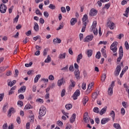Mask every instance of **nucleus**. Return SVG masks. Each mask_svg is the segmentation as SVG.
I'll return each instance as SVG.
<instances>
[{
	"instance_id": "nucleus-1",
	"label": "nucleus",
	"mask_w": 129,
	"mask_h": 129,
	"mask_svg": "<svg viewBox=\"0 0 129 129\" xmlns=\"http://www.w3.org/2000/svg\"><path fill=\"white\" fill-rule=\"evenodd\" d=\"M115 81H112L110 87L108 89V94L110 96H111L113 94V87H114V83Z\"/></svg>"
},
{
	"instance_id": "nucleus-2",
	"label": "nucleus",
	"mask_w": 129,
	"mask_h": 129,
	"mask_svg": "<svg viewBox=\"0 0 129 129\" xmlns=\"http://www.w3.org/2000/svg\"><path fill=\"white\" fill-rule=\"evenodd\" d=\"M47 110L46 109V107L44 106H42L40 107L39 111V114L40 116H44L46 114Z\"/></svg>"
},
{
	"instance_id": "nucleus-3",
	"label": "nucleus",
	"mask_w": 129,
	"mask_h": 129,
	"mask_svg": "<svg viewBox=\"0 0 129 129\" xmlns=\"http://www.w3.org/2000/svg\"><path fill=\"white\" fill-rule=\"evenodd\" d=\"M117 42H114L110 46V49L113 51V53H115L117 51Z\"/></svg>"
},
{
	"instance_id": "nucleus-4",
	"label": "nucleus",
	"mask_w": 129,
	"mask_h": 129,
	"mask_svg": "<svg viewBox=\"0 0 129 129\" xmlns=\"http://www.w3.org/2000/svg\"><path fill=\"white\" fill-rule=\"evenodd\" d=\"M7 6L4 4H2L0 6V12L2 14H5L7 12Z\"/></svg>"
},
{
	"instance_id": "nucleus-5",
	"label": "nucleus",
	"mask_w": 129,
	"mask_h": 129,
	"mask_svg": "<svg viewBox=\"0 0 129 129\" xmlns=\"http://www.w3.org/2000/svg\"><path fill=\"white\" fill-rule=\"evenodd\" d=\"M79 95H80V91H79V90H77L72 96L74 100H76Z\"/></svg>"
},
{
	"instance_id": "nucleus-6",
	"label": "nucleus",
	"mask_w": 129,
	"mask_h": 129,
	"mask_svg": "<svg viewBox=\"0 0 129 129\" xmlns=\"http://www.w3.org/2000/svg\"><path fill=\"white\" fill-rule=\"evenodd\" d=\"M120 70H121V66H120V64H119L117 66L114 72L115 76H117L119 75V72H120Z\"/></svg>"
},
{
	"instance_id": "nucleus-7",
	"label": "nucleus",
	"mask_w": 129,
	"mask_h": 129,
	"mask_svg": "<svg viewBox=\"0 0 129 129\" xmlns=\"http://www.w3.org/2000/svg\"><path fill=\"white\" fill-rule=\"evenodd\" d=\"M93 39V35H88L86 38L84 39V42H90V41H92Z\"/></svg>"
},
{
	"instance_id": "nucleus-8",
	"label": "nucleus",
	"mask_w": 129,
	"mask_h": 129,
	"mask_svg": "<svg viewBox=\"0 0 129 129\" xmlns=\"http://www.w3.org/2000/svg\"><path fill=\"white\" fill-rule=\"evenodd\" d=\"M89 15L90 16H91V17H94V16H96L97 15V10L94 9H91L89 13Z\"/></svg>"
},
{
	"instance_id": "nucleus-9",
	"label": "nucleus",
	"mask_w": 129,
	"mask_h": 129,
	"mask_svg": "<svg viewBox=\"0 0 129 129\" xmlns=\"http://www.w3.org/2000/svg\"><path fill=\"white\" fill-rule=\"evenodd\" d=\"M89 119H90V117H89V116H88V113H85L84 115V121H85V122L87 123V121H89Z\"/></svg>"
},
{
	"instance_id": "nucleus-10",
	"label": "nucleus",
	"mask_w": 129,
	"mask_h": 129,
	"mask_svg": "<svg viewBox=\"0 0 129 129\" xmlns=\"http://www.w3.org/2000/svg\"><path fill=\"white\" fill-rule=\"evenodd\" d=\"M70 82H71V84L70 85L69 87V90H72V88L75 87V85H76V83L73 80H70Z\"/></svg>"
},
{
	"instance_id": "nucleus-11",
	"label": "nucleus",
	"mask_w": 129,
	"mask_h": 129,
	"mask_svg": "<svg viewBox=\"0 0 129 129\" xmlns=\"http://www.w3.org/2000/svg\"><path fill=\"white\" fill-rule=\"evenodd\" d=\"M75 76L77 79H80V72L79 70H75L74 72Z\"/></svg>"
},
{
	"instance_id": "nucleus-12",
	"label": "nucleus",
	"mask_w": 129,
	"mask_h": 129,
	"mask_svg": "<svg viewBox=\"0 0 129 129\" xmlns=\"http://www.w3.org/2000/svg\"><path fill=\"white\" fill-rule=\"evenodd\" d=\"M114 23H113L112 21H109L108 22V26L110 29V30H114Z\"/></svg>"
},
{
	"instance_id": "nucleus-13",
	"label": "nucleus",
	"mask_w": 129,
	"mask_h": 129,
	"mask_svg": "<svg viewBox=\"0 0 129 129\" xmlns=\"http://www.w3.org/2000/svg\"><path fill=\"white\" fill-rule=\"evenodd\" d=\"M109 120H110L109 118H103L101 120V124H105V123L108 122Z\"/></svg>"
},
{
	"instance_id": "nucleus-14",
	"label": "nucleus",
	"mask_w": 129,
	"mask_h": 129,
	"mask_svg": "<svg viewBox=\"0 0 129 129\" xmlns=\"http://www.w3.org/2000/svg\"><path fill=\"white\" fill-rule=\"evenodd\" d=\"M15 112H16V110H15V108H11L8 111V116H10V117H11V116H12V113H15Z\"/></svg>"
},
{
	"instance_id": "nucleus-15",
	"label": "nucleus",
	"mask_w": 129,
	"mask_h": 129,
	"mask_svg": "<svg viewBox=\"0 0 129 129\" xmlns=\"http://www.w3.org/2000/svg\"><path fill=\"white\" fill-rule=\"evenodd\" d=\"M75 119H76V114L74 113L70 118V121L71 123H73L75 121Z\"/></svg>"
},
{
	"instance_id": "nucleus-16",
	"label": "nucleus",
	"mask_w": 129,
	"mask_h": 129,
	"mask_svg": "<svg viewBox=\"0 0 129 129\" xmlns=\"http://www.w3.org/2000/svg\"><path fill=\"white\" fill-rule=\"evenodd\" d=\"M107 110V107L105 106L104 108H103L101 111H100L99 113L100 115H102L103 114H104L105 112H106V110Z\"/></svg>"
},
{
	"instance_id": "nucleus-17",
	"label": "nucleus",
	"mask_w": 129,
	"mask_h": 129,
	"mask_svg": "<svg viewBox=\"0 0 129 129\" xmlns=\"http://www.w3.org/2000/svg\"><path fill=\"white\" fill-rule=\"evenodd\" d=\"M87 20H88V16H87V15L85 14L83 16V18H82L83 24H84V23L85 24H87L86 21H87Z\"/></svg>"
},
{
	"instance_id": "nucleus-18",
	"label": "nucleus",
	"mask_w": 129,
	"mask_h": 129,
	"mask_svg": "<svg viewBox=\"0 0 129 129\" xmlns=\"http://www.w3.org/2000/svg\"><path fill=\"white\" fill-rule=\"evenodd\" d=\"M27 87L25 86H23L20 88V89L18 90V93H20V92H25L26 91Z\"/></svg>"
},
{
	"instance_id": "nucleus-19",
	"label": "nucleus",
	"mask_w": 129,
	"mask_h": 129,
	"mask_svg": "<svg viewBox=\"0 0 129 129\" xmlns=\"http://www.w3.org/2000/svg\"><path fill=\"white\" fill-rule=\"evenodd\" d=\"M54 44H60L61 43V39L58 38L53 39V40Z\"/></svg>"
},
{
	"instance_id": "nucleus-20",
	"label": "nucleus",
	"mask_w": 129,
	"mask_h": 129,
	"mask_svg": "<svg viewBox=\"0 0 129 129\" xmlns=\"http://www.w3.org/2000/svg\"><path fill=\"white\" fill-rule=\"evenodd\" d=\"M77 23V19L76 18H72L71 20V26H74L75 24Z\"/></svg>"
},
{
	"instance_id": "nucleus-21",
	"label": "nucleus",
	"mask_w": 129,
	"mask_h": 129,
	"mask_svg": "<svg viewBox=\"0 0 129 129\" xmlns=\"http://www.w3.org/2000/svg\"><path fill=\"white\" fill-rule=\"evenodd\" d=\"M66 55H67V54L65 52L60 54L58 56V59H65V58H66Z\"/></svg>"
},
{
	"instance_id": "nucleus-22",
	"label": "nucleus",
	"mask_w": 129,
	"mask_h": 129,
	"mask_svg": "<svg viewBox=\"0 0 129 129\" xmlns=\"http://www.w3.org/2000/svg\"><path fill=\"white\" fill-rule=\"evenodd\" d=\"M17 83V81L14 80L12 82H10L8 83V86H10V87H13L15 84Z\"/></svg>"
},
{
	"instance_id": "nucleus-23",
	"label": "nucleus",
	"mask_w": 129,
	"mask_h": 129,
	"mask_svg": "<svg viewBox=\"0 0 129 129\" xmlns=\"http://www.w3.org/2000/svg\"><path fill=\"white\" fill-rule=\"evenodd\" d=\"M89 99H88V97H84L83 99V103L84 104V105H85V104H86V103H87V102H88Z\"/></svg>"
},
{
	"instance_id": "nucleus-24",
	"label": "nucleus",
	"mask_w": 129,
	"mask_h": 129,
	"mask_svg": "<svg viewBox=\"0 0 129 129\" xmlns=\"http://www.w3.org/2000/svg\"><path fill=\"white\" fill-rule=\"evenodd\" d=\"M83 55H82V53H81V54H79L78 55V58H77V63H80V60H81V59H82V57H83Z\"/></svg>"
},
{
	"instance_id": "nucleus-25",
	"label": "nucleus",
	"mask_w": 129,
	"mask_h": 129,
	"mask_svg": "<svg viewBox=\"0 0 129 129\" xmlns=\"http://www.w3.org/2000/svg\"><path fill=\"white\" fill-rule=\"evenodd\" d=\"M41 78V75H37L34 79V83H37L39 81V79Z\"/></svg>"
},
{
	"instance_id": "nucleus-26",
	"label": "nucleus",
	"mask_w": 129,
	"mask_h": 129,
	"mask_svg": "<svg viewBox=\"0 0 129 129\" xmlns=\"http://www.w3.org/2000/svg\"><path fill=\"white\" fill-rule=\"evenodd\" d=\"M119 55L121 56H123V49H122V46H120L119 49Z\"/></svg>"
},
{
	"instance_id": "nucleus-27",
	"label": "nucleus",
	"mask_w": 129,
	"mask_h": 129,
	"mask_svg": "<svg viewBox=\"0 0 129 129\" xmlns=\"http://www.w3.org/2000/svg\"><path fill=\"white\" fill-rule=\"evenodd\" d=\"M34 29L36 32H38V31H39V25H38L37 22L34 23Z\"/></svg>"
},
{
	"instance_id": "nucleus-28",
	"label": "nucleus",
	"mask_w": 129,
	"mask_h": 129,
	"mask_svg": "<svg viewBox=\"0 0 129 129\" xmlns=\"http://www.w3.org/2000/svg\"><path fill=\"white\" fill-rule=\"evenodd\" d=\"M8 68H9V66H7V67H2L0 68V71L1 72H5Z\"/></svg>"
},
{
	"instance_id": "nucleus-29",
	"label": "nucleus",
	"mask_w": 129,
	"mask_h": 129,
	"mask_svg": "<svg viewBox=\"0 0 129 129\" xmlns=\"http://www.w3.org/2000/svg\"><path fill=\"white\" fill-rule=\"evenodd\" d=\"M92 50L91 49H89L87 50V54L88 55V57H89V58H90V57L92 56Z\"/></svg>"
},
{
	"instance_id": "nucleus-30",
	"label": "nucleus",
	"mask_w": 129,
	"mask_h": 129,
	"mask_svg": "<svg viewBox=\"0 0 129 129\" xmlns=\"http://www.w3.org/2000/svg\"><path fill=\"white\" fill-rule=\"evenodd\" d=\"M101 52H102L103 56L105 58H106V57H107V56L106 55V50H105V49H104V48H102Z\"/></svg>"
},
{
	"instance_id": "nucleus-31",
	"label": "nucleus",
	"mask_w": 129,
	"mask_h": 129,
	"mask_svg": "<svg viewBox=\"0 0 129 129\" xmlns=\"http://www.w3.org/2000/svg\"><path fill=\"white\" fill-rule=\"evenodd\" d=\"M113 126L116 129H121V127H120V125H119V123H114L113 124Z\"/></svg>"
},
{
	"instance_id": "nucleus-32",
	"label": "nucleus",
	"mask_w": 129,
	"mask_h": 129,
	"mask_svg": "<svg viewBox=\"0 0 129 129\" xmlns=\"http://www.w3.org/2000/svg\"><path fill=\"white\" fill-rule=\"evenodd\" d=\"M96 25H97V22H96V21H94L91 26L92 30H95V29H96Z\"/></svg>"
},
{
	"instance_id": "nucleus-33",
	"label": "nucleus",
	"mask_w": 129,
	"mask_h": 129,
	"mask_svg": "<svg viewBox=\"0 0 129 129\" xmlns=\"http://www.w3.org/2000/svg\"><path fill=\"white\" fill-rule=\"evenodd\" d=\"M128 13H129V8H127L125 11V13L123 14V15L124 17H126V18H127L128 17Z\"/></svg>"
},
{
	"instance_id": "nucleus-34",
	"label": "nucleus",
	"mask_w": 129,
	"mask_h": 129,
	"mask_svg": "<svg viewBox=\"0 0 129 129\" xmlns=\"http://www.w3.org/2000/svg\"><path fill=\"white\" fill-rule=\"evenodd\" d=\"M110 115L112 117L113 120H114V118L115 117V113L114 112V111L112 110L110 113Z\"/></svg>"
},
{
	"instance_id": "nucleus-35",
	"label": "nucleus",
	"mask_w": 129,
	"mask_h": 129,
	"mask_svg": "<svg viewBox=\"0 0 129 129\" xmlns=\"http://www.w3.org/2000/svg\"><path fill=\"white\" fill-rule=\"evenodd\" d=\"M63 84V78L58 80L57 82L58 86H61Z\"/></svg>"
},
{
	"instance_id": "nucleus-36",
	"label": "nucleus",
	"mask_w": 129,
	"mask_h": 129,
	"mask_svg": "<svg viewBox=\"0 0 129 129\" xmlns=\"http://www.w3.org/2000/svg\"><path fill=\"white\" fill-rule=\"evenodd\" d=\"M72 104H68L66 105V109H68V110H69L70 109H71V108L72 107Z\"/></svg>"
},
{
	"instance_id": "nucleus-37",
	"label": "nucleus",
	"mask_w": 129,
	"mask_h": 129,
	"mask_svg": "<svg viewBox=\"0 0 129 129\" xmlns=\"http://www.w3.org/2000/svg\"><path fill=\"white\" fill-rule=\"evenodd\" d=\"M105 79H106V74H103L101 76V80L103 82L105 81Z\"/></svg>"
},
{
	"instance_id": "nucleus-38",
	"label": "nucleus",
	"mask_w": 129,
	"mask_h": 129,
	"mask_svg": "<svg viewBox=\"0 0 129 129\" xmlns=\"http://www.w3.org/2000/svg\"><path fill=\"white\" fill-rule=\"evenodd\" d=\"M100 57H101V53H100V51H98L96 55V58L97 59H100Z\"/></svg>"
},
{
	"instance_id": "nucleus-39",
	"label": "nucleus",
	"mask_w": 129,
	"mask_h": 129,
	"mask_svg": "<svg viewBox=\"0 0 129 129\" xmlns=\"http://www.w3.org/2000/svg\"><path fill=\"white\" fill-rule=\"evenodd\" d=\"M45 63H49V62H51V57L50 55L47 56V58L44 61Z\"/></svg>"
},
{
	"instance_id": "nucleus-40",
	"label": "nucleus",
	"mask_w": 129,
	"mask_h": 129,
	"mask_svg": "<svg viewBox=\"0 0 129 129\" xmlns=\"http://www.w3.org/2000/svg\"><path fill=\"white\" fill-rule=\"evenodd\" d=\"M97 96H98V94H97V93L95 92L92 94V98H93V99H96Z\"/></svg>"
},
{
	"instance_id": "nucleus-41",
	"label": "nucleus",
	"mask_w": 129,
	"mask_h": 129,
	"mask_svg": "<svg viewBox=\"0 0 129 129\" xmlns=\"http://www.w3.org/2000/svg\"><path fill=\"white\" fill-rule=\"evenodd\" d=\"M66 93V90H65L64 89H63L61 92V97H64V96H65Z\"/></svg>"
},
{
	"instance_id": "nucleus-42",
	"label": "nucleus",
	"mask_w": 129,
	"mask_h": 129,
	"mask_svg": "<svg viewBox=\"0 0 129 129\" xmlns=\"http://www.w3.org/2000/svg\"><path fill=\"white\" fill-rule=\"evenodd\" d=\"M8 106V103L5 104L4 106L3 107V112H7V107Z\"/></svg>"
},
{
	"instance_id": "nucleus-43",
	"label": "nucleus",
	"mask_w": 129,
	"mask_h": 129,
	"mask_svg": "<svg viewBox=\"0 0 129 129\" xmlns=\"http://www.w3.org/2000/svg\"><path fill=\"white\" fill-rule=\"evenodd\" d=\"M83 25H84V26H83V28L82 29V33H84V32H85V29H86V26L87 25V23H84V24H83Z\"/></svg>"
},
{
	"instance_id": "nucleus-44",
	"label": "nucleus",
	"mask_w": 129,
	"mask_h": 129,
	"mask_svg": "<svg viewBox=\"0 0 129 129\" xmlns=\"http://www.w3.org/2000/svg\"><path fill=\"white\" fill-rule=\"evenodd\" d=\"M110 7V3H108L105 4V7L102 8V10H104V9H106L108 10V8Z\"/></svg>"
},
{
	"instance_id": "nucleus-45",
	"label": "nucleus",
	"mask_w": 129,
	"mask_h": 129,
	"mask_svg": "<svg viewBox=\"0 0 129 129\" xmlns=\"http://www.w3.org/2000/svg\"><path fill=\"white\" fill-rule=\"evenodd\" d=\"M93 111L96 113H99V108H98L97 107H95L93 109Z\"/></svg>"
},
{
	"instance_id": "nucleus-46",
	"label": "nucleus",
	"mask_w": 129,
	"mask_h": 129,
	"mask_svg": "<svg viewBox=\"0 0 129 129\" xmlns=\"http://www.w3.org/2000/svg\"><path fill=\"white\" fill-rule=\"evenodd\" d=\"M48 8L50 9V10H55V9H56V6L53 4H50Z\"/></svg>"
},
{
	"instance_id": "nucleus-47",
	"label": "nucleus",
	"mask_w": 129,
	"mask_h": 129,
	"mask_svg": "<svg viewBox=\"0 0 129 129\" xmlns=\"http://www.w3.org/2000/svg\"><path fill=\"white\" fill-rule=\"evenodd\" d=\"M29 118H30V122H34V115H30L29 116Z\"/></svg>"
},
{
	"instance_id": "nucleus-48",
	"label": "nucleus",
	"mask_w": 129,
	"mask_h": 129,
	"mask_svg": "<svg viewBox=\"0 0 129 129\" xmlns=\"http://www.w3.org/2000/svg\"><path fill=\"white\" fill-rule=\"evenodd\" d=\"M124 46L125 47V49L127 50H128L129 49V45H128V42H127V41H126L124 43Z\"/></svg>"
},
{
	"instance_id": "nucleus-49",
	"label": "nucleus",
	"mask_w": 129,
	"mask_h": 129,
	"mask_svg": "<svg viewBox=\"0 0 129 129\" xmlns=\"http://www.w3.org/2000/svg\"><path fill=\"white\" fill-rule=\"evenodd\" d=\"M93 31V32L94 33V34L96 36L98 34V31L97 30V28H95V29H92Z\"/></svg>"
},
{
	"instance_id": "nucleus-50",
	"label": "nucleus",
	"mask_w": 129,
	"mask_h": 129,
	"mask_svg": "<svg viewBox=\"0 0 129 129\" xmlns=\"http://www.w3.org/2000/svg\"><path fill=\"white\" fill-rule=\"evenodd\" d=\"M69 69L71 72H73V71H74V66H73V65L70 66Z\"/></svg>"
},
{
	"instance_id": "nucleus-51",
	"label": "nucleus",
	"mask_w": 129,
	"mask_h": 129,
	"mask_svg": "<svg viewBox=\"0 0 129 129\" xmlns=\"http://www.w3.org/2000/svg\"><path fill=\"white\" fill-rule=\"evenodd\" d=\"M36 15H38V16H40L42 17V13H41V12H40V10L39 9L36 10L35 12Z\"/></svg>"
},
{
	"instance_id": "nucleus-52",
	"label": "nucleus",
	"mask_w": 129,
	"mask_h": 129,
	"mask_svg": "<svg viewBox=\"0 0 129 129\" xmlns=\"http://www.w3.org/2000/svg\"><path fill=\"white\" fill-rule=\"evenodd\" d=\"M123 34L120 33V34L117 35V39H119V40H120L122 37H123Z\"/></svg>"
},
{
	"instance_id": "nucleus-53",
	"label": "nucleus",
	"mask_w": 129,
	"mask_h": 129,
	"mask_svg": "<svg viewBox=\"0 0 129 129\" xmlns=\"http://www.w3.org/2000/svg\"><path fill=\"white\" fill-rule=\"evenodd\" d=\"M4 96H5V94L4 93L0 94V101H3V100L4 99Z\"/></svg>"
},
{
	"instance_id": "nucleus-54",
	"label": "nucleus",
	"mask_w": 129,
	"mask_h": 129,
	"mask_svg": "<svg viewBox=\"0 0 129 129\" xmlns=\"http://www.w3.org/2000/svg\"><path fill=\"white\" fill-rule=\"evenodd\" d=\"M32 65H33V62L31 61L29 62V63H26L25 67H31Z\"/></svg>"
},
{
	"instance_id": "nucleus-55",
	"label": "nucleus",
	"mask_w": 129,
	"mask_h": 129,
	"mask_svg": "<svg viewBox=\"0 0 129 129\" xmlns=\"http://www.w3.org/2000/svg\"><path fill=\"white\" fill-rule=\"evenodd\" d=\"M17 104L20 106H23V105H24V103H23V101L19 100L18 101Z\"/></svg>"
},
{
	"instance_id": "nucleus-56",
	"label": "nucleus",
	"mask_w": 129,
	"mask_h": 129,
	"mask_svg": "<svg viewBox=\"0 0 129 129\" xmlns=\"http://www.w3.org/2000/svg\"><path fill=\"white\" fill-rule=\"evenodd\" d=\"M63 27H64V25H63V24H60L58 27V28L56 29V31H59V30H61V29H63Z\"/></svg>"
},
{
	"instance_id": "nucleus-57",
	"label": "nucleus",
	"mask_w": 129,
	"mask_h": 129,
	"mask_svg": "<svg viewBox=\"0 0 129 129\" xmlns=\"http://www.w3.org/2000/svg\"><path fill=\"white\" fill-rule=\"evenodd\" d=\"M32 108V106H31V105L29 104V105H26L25 107V109H30Z\"/></svg>"
},
{
	"instance_id": "nucleus-58",
	"label": "nucleus",
	"mask_w": 129,
	"mask_h": 129,
	"mask_svg": "<svg viewBox=\"0 0 129 129\" xmlns=\"http://www.w3.org/2000/svg\"><path fill=\"white\" fill-rule=\"evenodd\" d=\"M48 79L49 80H54V79H55V78L52 75H50L48 77Z\"/></svg>"
},
{
	"instance_id": "nucleus-59",
	"label": "nucleus",
	"mask_w": 129,
	"mask_h": 129,
	"mask_svg": "<svg viewBox=\"0 0 129 129\" xmlns=\"http://www.w3.org/2000/svg\"><path fill=\"white\" fill-rule=\"evenodd\" d=\"M122 57H123V56L119 55V57L117 58V62H119L120 60L122 59Z\"/></svg>"
},
{
	"instance_id": "nucleus-60",
	"label": "nucleus",
	"mask_w": 129,
	"mask_h": 129,
	"mask_svg": "<svg viewBox=\"0 0 129 129\" xmlns=\"http://www.w3.org/2000/svg\"><path fill=\"white\" fill-rule=\"evenodd\" d=\"M15 75L14 76L15 77H17L18 76V75H19V70H15Z\"/></svg>"
},
{
	"instance_id": "nucleus-61",
	"label": "nucleus",
	"mask_w": 129,
	"mask_h": 129,
	"mask_svg": "<svg viewBox=\"0 0 129 129\" xmlns=\"http://www.w3.org/2000/svg\"><path fill=\"white\" fill-rule=\"evenodd\" d=\"M38 39H41V37L40 36H37L33 37L34 41H37V40H38Z\"/></svg>"
},
{
	"instance_id": "nucleus-62",
	"label": "nucleus",
	"mask_w": 129,
	"mask_h": 129,
	"mask_svg": "<svg viewBox=\"0 0 129 129\" xmlns=\"http://www.w3.org/2000/svg\"><path fill=\"white\" fill-rule=\"evenodd\" d=\"M61 70H64V71H68V66L61 69Z\"/></svg>"
},
{
	"instance_id": "nucleus-63",
	"label": "nucleus",
	"mask_w": 129,
	"mask_h": 129,
	"mask_svg": "<svg viewBox=\"0 0 129 129\" xmlns=\"http://www.w3.org/2000/svg\"><path fill=\"white\" fill-rule=\"evenodd\" d=\"M3 129H8V123H5L3 125Z\"/></svg>"
},
{
	"instance_id": "nucleus-64",
	"label": "nucleus",
	"mask_w": 129,
	"mask_h": 129,
	"mask_svg": "<svg viewBox=\"0 0 129 129\" xmlns=\"http://www.w3.org/2000/svg\"><path fill=\"white\" fill-rule=\"evenodd\" d=\"M30 125H31V123L30 122H27L26 123V129H30Z\"/></svg>"
}]
</instances>
